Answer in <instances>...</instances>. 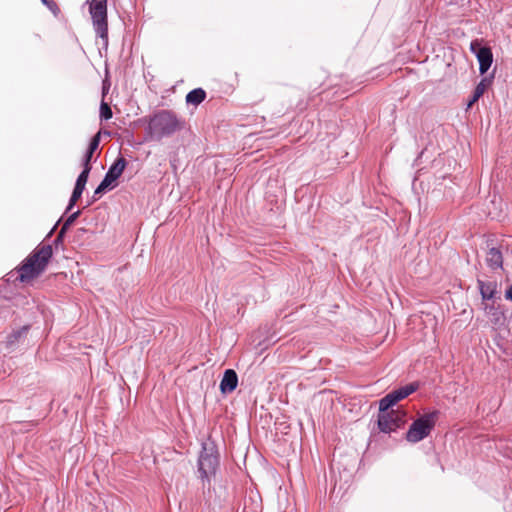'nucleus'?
Returning a JSON list of instances; mask_svg holds the SVG:
<instances>
[{"instance_id":"nucleus-11","label":"nucleus","mask_w":512,"mask_h":512,"mask_svg":"<svg viewBox=\"0 0 512 512\" xmlns=\"http://www.w3.org/2000/svg\"><path fill=\"white\" fill-rule=\"evenodd\" d=\"M418 389L417 383H410L406 386L400 387L390 393L388 395L393 400L394 404H397L400 400L408 397L410 394L415 392Z\"/></svg>"},{"instance_id":"nucleus-7","label":"nucleus","mask_w":512,"mask_h":512,"mask_svg":"<svg viewBox=\"0 0 512 512\" xmlns=\"http://www.w3.org/2000/svg\"><path fill=\"white\" fill-rule=\"evenodd\" d=\"M484 312L494 330L501 331L506 327L507 318L504 311L499 306L485 304Z\"/></svg>"},{"instance_id":"nucleus-14","label":"nucleus","mask_w":512,"mask_h":512,"mask_svg":"<svg viewBox=\"0 0 512 512\" xmlns=\"http://www.w3.org/2000/svg\"><path fill=\"white\" fill-rule=\"evenodd\" d=\"M100 136H101V133L98 132L91 139L89 147L82 159V166H91L90 162H91L93 153L98 149L99 144H100Z\"/></svg>"},{"instance_id":"nucleus-18","label":"nucleus","mask_w":512,"mask_h":512,"mask_svg":"<svg viewBox=\"0 0 512 512\" xmlns=\"http://www.w3.org/2000/svg\"><path fill=\"white\" fill-rule=\"evenodd\" d=\"M84 189H85V187L75 183V187H74V190L72 192V195H71V198L69 200V204L67 206L66 211H70L74 207V205L76 204L78 199L81 197Z\"/></svg>"},{"instance_id":"nucleus-20","label":"nucleus","mask_w":512,"mask_h":512,"mask_svg":"<svg viewBox=\"0 0 512 512\" xmlns=\"http://www.w3.org/2000/svg\"><path fill=\"white\" fill-rule=\"evenodd\" d=\"M393 400L390 398V396L387 394L385 397H383L379 402V414L383 413H389L390 408L394 406Z\"/></svg>"},{"instance_id":"nucleus-12","label":"nucleus","mask_w":512,"mask_h":512,"mask_svg":"<svg viewBox=\"0 0 512 512\" xmlns=\"http://www.w3.org/2000/svg\"><path fill=\"white\" fill-rule=\"evenodd\" d=\"M478 287L483 300H491L497 293V283L495 281L478 280Z\"/></svg>"},{"instance_id":"nucleus-8","label":"nucleus","mask_w":512,"mask_h":512,"mask_svg":"<svg viewBox=\"0 0 512 512\" xmlns=\"http://www.w3.org/2000/svg\"><path fill=\"white\" fill-rule=\"evenodd\" d=\"M238 385V376L233 369H227L224 372L222 380L220 382V391L223 394L233 392Z\"/></svg>"},{"instance_id":"nucleus-24","label":"nucleus","mask_w":512,"mask_h":512,"mask_svg":"<svg viewBox=\"0 0 512 512\" xmlns=\"http://www.w3.org/2000/svg\"><path fill=\"white\" fill-rule=\"evenodd\" d=\"M42 2L48 7V9L57 16L60 12L59 7L53 0H42Z\"/></svg>"},{"instance_id":"nucleus-10","label":"nucleus","mask_w":512,"mask_h":512,"mask_svg":"<svg viewBox=\"0 0 512 512\" xmlns=\"http://www.w3.org/2000/svg\"><path fill=\"white\" fill-rule=\"evenodd\" d=\"M477 60L479 62V71L481 74H485L491 67L493 61V54L489 47L478 49Z\"/></svg>"},{"instance_id":"nucleus-25","label":"nucleus","mask_w":512,"mask_h":512,"mask_svg":"<svg viewBox=\"0 0 512 512\" xmlns=\"http://www.w3.org/2000/svg\"><path fill=\"white\" fill-rule=\"evenodd\" d=\"M484 47L481 46V43L479 40H474L471 42L470 44V51L475 54V56L477 57V51L478 49H483Z\"/></svg>"},{"instance_id":"nucleus-13","label":"nucleus","mask_w":512,"mask_h":512,"mask_svg":"<svg viewBox=\"0 0 512 512\" xmlns=\"http://www.w3.org/2000/svg\"><path fill=\"white\" fill-rule=\"evenodd\" d=\"M485 260L491 269L502 268L503 256L501 251L495 247L488 250Z\"/></svg>"},{"instance_id":"nucleus-16","label":"nucleus","mask_w":512,"mask_h":512,"mask_svg":"<svg viewBox=\"0 0 512 512\" xmlns=\"http://www.w3.org/2000/svg\"><path fill=\"white\" fill-rule=\"evenodd\" d=\"M29 327L23 326L7 336L6 343L9 346L16 344L22 337L26 336Z\"/></svg>"},{"instance_id":"nucleus-21","label":"nucleus","mask_w":512,"mask_h":512,"mask_svg":"<svg viewBox=\"0 0 512 512\" xmlns=\"http://www.w3.org/2000/svg\"><path fill=\"white\" fill-rule=\"evenodd\" d=\"M90 171H91V166H83V170L80 173V175L78 176V178L76 180V184L85 187Z\"/></svg>"},{"instance_id":"nucleus-4","label":"nucleus","mask_w":512,"mask_h":512,"mask_svg":"<svg viewBox=\"0 0 512 512\" xmlns=\"http://www.w3.org/2000/svg\"><path fill=\"white\" fill-rule=\"evenodd\" d=\"M89 10L96 34L107 42V0H91Z\"/></svg>"},{"instance_id":"nucleus-2","label":"nucleus","mask_w":512,"mask_h":512,"mask_svg":"<svg viewBox=\"0 0 512 512\" xmlns=\"http://www.w3.org/2000/svg\"><path fill=\"white\" fill-rule=\"evenodd\" d=\"M52 252L51 245L38 246L19 268V279L25 282L39 276L45 270Z\"/></svg>"},{"instance_id":"nucleus-9","label":"nucleus","mask_w":512,"mask_h":512,"mask_svg":"<svg viewBox=\"0 0 512 512\" xmlns=\"http://www.w3.org/2000/svg\"><path fill=\"white\" fill-rule=\"evenodd\" d=\"M126 165L127 162L123 157L117 158L116 161L110 166L104 179L112 184L122 175Z\"/></svg>"},{"instance_id":"nucleus-5","label":"nucleus","mask_w":512,"mask_h":512,"mask_svg":"<svg viewBox=\"0 0 512 512\" xmlns=\"http://www.w3.org/2000/svg\"><path fill=\"white\" fill-rule=\"evenodd\" d=\"M406 422V412L401 409L390 410L389 413L378 415V427L384 433L400 428Z\"/></svg>"},{"instance_id":"nucleus-17","label":"nucleus","mask_w":512,"mask_h":512,"mask_svg":"<svg viewBox=\"0 0 512 512\" xmlns=\"http://www.w3.org/2000/svg\"><path fill=\"white\" fill-rule=\"evenodd\" d=\"M487 86V79H482L481 82L476 86L471 100L468 102V108L472 107V105L478 101V99L484 94Z\"/></svg>"},{"instance_id":"nucleus-22","label":"nucleus","mask_w":512,"mask_h":512,"mask_svg":"<svg viewBox=\"0 0 512 512\" xmlns=\"http://www.w3.org/2000/svg\"><path fill=\"white\" fill-rule=\"evenodd\" d=\"M112 116H113V113H112L110 106L106 102L102 101L101 105H100L101 119L109 120L112 118Z\"/></svg>"},{"instance_id":"nucleus-19","label":"nucleus","mask_w":512,"mask_h":512,"mask_svg":"<svg viewBox=\"0 0 512 512\" xmlns=\"http://www.w3.org/2000/svg\"><path fill=\"white\" fill-rule=\"evenodd\" d=\"M80 215V211H76L74 213H72L66 220L65 222L63 223V226L61 228V230L59 231V234L57 236V239H60L62 238V236L64 235L65 231L75 222V220L79 217Z\"/></svg>"},{"instance_id":"nucleus-1","label":"nucleus","mask_w":512,"mask_h":512,"mask_svg":"<svg viewBox=\"0 0 512 512\" xmlns=\"http://www.w3.org/2000/svg\"><path fill=\"white\" fill-rule=\"evenodd\" d=\"M183 128V121L170 110H160L154 113L146 127V139L150 141H161L170 137Z\"/></svg>"},{"instance_id":"nucleus-23","label":"nucleus","mask_w":512,"mask_h":512,"mask_svg":"<svg viewBox=\"0 0 512 512\" xmlns=\"http://www.w3.org/2000/svg\"><path fill=\"white\" fill-rule=\"evenodd\" d=\"M112 184L107 182L106 179H103L99 186L94 191V197L99 196L101 193H103L106 189H108Z\"/></svg>"},{"instance_id":"nucleus-26","label":"nucleus","mask_w":512,"mask_h":512,"mask_svg":"<svg viewBox=\"0 0 512 512\" xmlns=\"http://www.w3.org/2000/svg\"><path fill=\"white\" fill-rule=\"evenodd\" d=\"M505 297L508 300L512 301V285L508 287V289L505 292Z\"/></svg>"},{"instance_id":"nucleus-6","label":"nucleus","mask_w":512,"mask_h":512,"mask_svg":"<svg viewBox=\"0 0 512 512\" xmlns=\"http://www.w3.org/2000/svg\"><path fill=\"white\" fill-rule=\"evenodd\" d=\"M218 462V457L214 453V449L204 447L198 460V470L202 479H208L210 475L215 473Z\"/></svg>"},{"instance_id":"nucleus-15","label":"nucleus","mask_w":512,"mask_h":512,"mask_svg":"<svg viewBox=\"0 0 512 512\" xmlns=\"http://www.w3.org/2000/svg\"><path fill=\"white\" fill-rule=\"evenodd\" d=\"M205 97V91L202 88H196L186 95V102L197 106L204 101Z\"/></svg>"},{"instance_id":"nucleus-3","label":"nucleus","mask_w":512,"mask_h":512,"mask_svg":"<svg viewBox=\"0 0 512 512\" xmlns=\"http://www.w3.org/2000/svg\"><path fill=\"white\" fill-rule=\"evenodd\" d=\"M437 418L438 411L425 413L418 417L410 425L406 433V440L410 443H418L426 438L435 427Z\"/></svg>"}]
</instances>
